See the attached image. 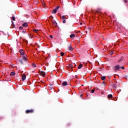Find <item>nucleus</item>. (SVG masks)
<instances>
[{
  "instance_id": "1",
  "label": "nucleus",
  "mask_w": 128,
  "mask_h": 128,
  "mask_svg": "<svg viewBox=\"0 0 128 128\" xmlns=\"http://www.w3.org/2000/svg\"><path fill=\"white\" fill-rule=\"evenodd\" d=\"M120 70V66L117 65L114 66V72H118V70Z\"/></svg>"
},
{
  "instance_id": "2",
  "label": "nucleus",
  "mask_w": 128,
  "mask_h": 128,
  "mask_svg": "<svg viewBox=\"0 0 128 128\" xmlns=\"http://www.w3.org/2000/svg\"><path fill=\"white\" fill-rule=\"evenodd\" d=\"M52 24L54 26H56V28H58V23L56 20H52Z\"/></svg>"
},
{
  "instance_id": "3",
  "label": "nucleus",
  "mask_w": 128,
  "mask_h": 128,
  "mask_svg": "<svg viewBox=\"0 0 128 128\" xmlns=\"http://www.w3.org/2000/svg\"><path fill=\"white\" fill-rule=\"evenodd\" d=\"M26 114H32L34 112V110L32 109V110H27L25 112Z\"/></svg>"
},
{
  "instance_id": "4",
  "label": "nucleus",
  "mask_w": 128,
  "mask_h": 128,
  "mask_svg": "<svg viewBox=\"0 0 128 128\" xmlns=\"http://www.w3.org/2000/svg\"><path fill=\"white\" fill-rule=\"evenodd\" d=\"M22 57L24 62H26V60H28V57L26 54H25L24 55L22 56Z\"/></svg>"
},
{
  "instance_id": "5",
  "label": "nucleus",
  "mask_w": 128,
  "mask_h": 128,
  "mask_svg": "<svg viewBox=\"0 0 128 128\" xmlns=\"http://www.w3.org/2000/svg\"><path fill=\"white\" fill-rule=\"evenodd\" d=\"M26 76L24 74L22 76V80L23 81V82H24V80H26Z\"/></svg>"
},
{
  "instance_id": "6",
  "label": "nucleus",
  "mask_w": 128,
  "mask_h": 128,
  "mask_svg": "<svg viewBox=\"0 0 128 128\" xmlns=\"http://www.w3.org/2000/svg\"><path fill=\"white\" fill-rule=\"evenodd\" d=\"M68 50L70 52H72V50H74V48H72V45L70 44L68 47Z\"/></svg>"
},
{
  "instance_id": "7",
  "label": "nucleus",
  "mask_w": 128,
  "mask_h": 128,
  "mask_svg": "<svg viewBox=\"0 0 128 128\" xmlns=\"http://www.w3.org/2000/svg\"><path fill=\"white\" fill-rule=\"evenodd\" d=\"M20 54H22V56H24V50H20Z\"/></svg>"
},
{
  "instance_id": "8",
  "label": "nucleus",
  "mask_w": 128,
  "mask_h": 128,
  "mask_svg": "<svg viewBox=\"0 0 128 128\" xmlns=\"http://www.w3.org/2000/svg\"><path fill=\"white\" fill-rule=\"evenodd\" d=\"M62 86H68V83L66 82H64L62 84Z\"/></svg>"
},
{
  "instance_id": "9",
  "label": "nucleus",
  "mask_w": 128,
  "mask_h": 128,
  "mask_svg": "<svg viewBox=\"0 0 128 128\" xmlns=\"http://www.w3.org/2000/svg\"><path fill=\"white\" fill-rule=\"evenodd\" d=\"M82 66H83L82 64H80L78 67V70H80V68H82Z\"/></svg>"
},
{
  "instance_id": "10",
  "label": "nucleus",
  "mask_w": 128,
  "mask_h": 128,
  "mask_svg": "<svg viewBox=\"0 0 128 128\" xmlns=\"http://www.w3.org/2000/svg\"><path fill=\"white\" fill-rule=\"evenodd\" d=\"M40 74L42 76H46V74L44 72H43L42 71L40 72Z\"/></svg>"
},
{
  "instance_id": "11",
  "label": "nucleus",
  "mask_w": 128,
  "mask_h": 128,
  "mask_svg": "<svg viewBox=\"0 0 128 128\" xmlns=\"http://www.w3.org/2000/svg\"><path fill=\"white\" fill-rule=\"evenodd\" d=\"M70 38H76V35L74 34H72L70 35Z\"/></svg>"
},
{
  "instance_id": "12",
  "label": "nucleus",
  "mask_w": 128,
  "mask_h": 128,
  "mask_svg": "<svg viewBox=\"0 0 128 128\" xmlns=\"http://www.w3.org/2000/svg\"><path fill=\"white\" fill-rule=\"evenodd\" d=\"M102 80H106V76H102L101 77Z\"/></svg>"
},
{
  "instance_id": "13",
  "label": "nucleus",
  "mask_w": 128,
  "mask_h": 128,
  "mask_svg": "<svg viewBox=\"0 0 128 128\" xmlns=\"http://www.w3.org/2000/svg\"><path fill=\"white\" fill-rule=\"evenodd\" d=\"M124 58V56H122L118 60V62H122V60Z\"/></svg>"
},
{
  "instance_id": "14",
  "label": "nucleus",
  "mask_w": 128,
  "mask_h": 128,
  "mask_svg": "<svg viewBox=\"0 0 128 128\" xmlns=\"http://www.w3.org/2000/svg\"><path fill=\"white\" fill-rule=\"evenodd\" d=\"M18 62L21 64H24V61L22 60H19Z\"/></svg>"
},
{
  "instance_id": "15",
  "label": "nucleus",
  "mask_w": 128,
  "mask_h": 128,
  "mask_svg": "<svg viewBox=\"0 0 128 128\" xmlns=\"http://www.w3.org/2000/svg\"><path fill=\"white\" fill-rule=\"evenodd\" d=\"M28 24L26 22H24L22 24V26H25V27H26L28 26Z\"/></svg>"
},
{
  "instance_id": "16",
  "label": "nucleus",
  "mask_w": 128,
  "mask_h": 128,
  "mask_svg": "<svg viewBox=\"0 0 128 128\" xmlns=\"http://www.w3.org/2000/svg\"><path fill=\"white\" fill-rule=\"evenodd\" d=\"M14 74H16V72H11L10 76H14Z\"/></svg>"
},
{
  "instance_id": "17",
  "label": "nucleus",
  "mask_w": 128,
  "mask_h": 128,
  "mask_svg": "<svg viewBox=\"0 0 128 128\" xmlns=\"http://www.w3.org/2000/svg\"><path fill=\"white\" fill-rule=\"evenodd\" d=\"M108 98H112V94H110L108 96Z\"/></svg>"
},
{
  "instance_id": "18",
  "label": "nucleus",
  "mask_w": 128,
  "mask_h": 128,
  "mask_svg": "<svg viewBox=\"0 0 128 128\" xmlns=\"http://www.w3.org/2000/svg\"><path fill=\"white\" fill-rule=\"evenodd\" d=\"M60 18H62V20H66V16H60Z\"/></svg>"
},
{
  "instance_id": "19",
  "label": "nucleus",
  "mask_w": 128,
  "mask_h": 128,
  "mask_svg": "<svg viewBox=\"0 0 128 128\" xmlns=\"http://www.w3.org/2000/svg\"><path fill=\"white\" fill-rule=\"evenodd\" d=\"M60 6H58L56 8L55 10H60Z\"/></svg>"
},
{
  "instance_id": "20",
  "label": "nucleus",
  "mask_w": 128,
  "mask_h": 128,
  "mask_svg": "<svg viewBox=\"0 0 128 128\" xmlns=\"http://www.w3.org/2000/svg\"><path fill=\"white\" fill-rule=\"evenodd\" d=\"M56 12H58L56 10L54 9L53 10V12H52V14H56Z\"/></svg>"
},
{
  "instance_id": "21",
  "label": "nucleus",
  "mask_w": 128,
  "mask_h": 128,
  "mask_svg": "<svg viewBox=\"0 0 128 128\" xmlns=\"http://www.w3.org/2000/svg\"><path fill=\"white\" fill-rule=\"evenodd\" d=\"M49 89L50 90H54V88L52 86H50L49 87Z\"/></svg>"
},
{
  "instance_id": "22",
  "label": "nucleus",
  "mask_w": 128,
  "mask_h": 128,
  "mask_svg": "<svg viewBox=\"0 0 128 128\" xmlns=\"http://www.w3.org/2000/svg\"><path fill=\"white\" fill-rule=\"evenodd\" d=\"M32 66H33L34 68H36V64L33 63L32 64Z\"/></svg>"
},
{
  "instance_id": "23",
  "label": "nucleus",
  "mask_w": 128,
  "mask_h": 128,
  "mask_svg": "<svg viewBox=\"0 0 128 128\" xmlns=\"http://www.w3.org/2000/svg\"><path fill=\"white\" fill-rule=\"evenodd\" d=\"M12 20H14V21L16 20V18L14 16H12Z\"/></svg>"
},
{
  "instance_id": "24",
  "label": "nucleus",
  "mask_w": 128,
  "mask_h": 128,
  "mask_svg": "<svg viewBox=\"0 0 128 128\" xmlns=\"http://www.w3.org/2000/svg\"><path fill=\"white\" fill-rule=\"evenodd\" d=\"M64 53L62 52H60V56H64Z\"/></svg>"
},
{
  "instance_id": "25",
  "label": "nucleus",
  "mask_w": 128,
  "mask_h": 128,
  "mask_svg": "<svg viewBox=\"0 0 128 128\" xmlns=\"http://www.w3.org/2000/svg\"><path fill=\"white\" fill-rule=\"evenodd\" d=\"M94 90H96L95 89L92 90H91V92H92V94H94Z\"/></svg>"
},
{
  "instance_id": "26",
  "label": "nucleus",
  "mask_w": 128,
  "mask_h": 128,
  "mask_svg": "<svg viewBox=\"0 0 128 128\" xmlns=\"http://www.w3.org/2000/svg\"><path fill=\"white\" fill-rule=\"evenodd\" d=\"M26 30L22 31V34H26Z\"/></svg>"
},
{
  "instance_id": "27",
  "label": "nucleus",
  "mask_w": 128,
  "mask_h": 128,
  "mask_svg": "<svg viewBox=\"0 0 128 128\" xmlns=\"http://www.w3.org/2000/svg\"><path fill=\"white\" fill-rule=\"evenodd\" d=\"M19 30H24V27H22V26H20V27H19Z\"/></svg>"
},
{
  "instance_id": "28",
  "label": "nucleus",
  "mask_w": 128,
  "mask_h": 128,
  "mask_svg": "<svg viewBox=\"0 0 128 128\" xmlns=\"http://www.w3.org/2000/svg\"><path fill=\"white\" fill-rule=\"evenodd\" d=\"M62 22H63V24H66V19H64L62 20Z\"/></svg>"
},
{
  "instance_id": "29",
  "label": "nucleus",
  "mask_w": 128,
  "mask_h": 128,
  "mask_svg": "<svg viewBox=\"0 0 128 128\" xmlns=\"http://www.w3.org/2000/svg\"><path fill=\"white\" fill-rule=\"evenodd\" d=\"M38 30H36V29H34V32H38Z\"/></svg>"
},
{
  "instance_id": "30",
  "label": "nucleus",
  "mask_w": 128,
  "mask_h": 128,
  "mask_svg": "<svg viewBox=\"0 0 128 128\" xmlns=\"http://www.w3.org/2000/svg\"><path fill=\"white\" fill-rule=\"evenodd\" d=\"M88 32H90V28H88L87 30Z\"/></svg>"
},
{
  "instance_id": "31",
  "label": "nucleus",
  "mask_w": 128,
  "mask_h": 128,
  "mask_svg": "<svg viewBox=\"0 0 128 128\" xmlns=\"http://www.w3.org/2000/svg\"><path fill=\"white\" fill-rule=\"evenodd\" d=\"M110 54L111 56H112V54H114V52H112V51H111L110 52Z\"/></svg>"
},
{
  "instance_id": "32",
  "label": "nucleus",
  "mask_w": 128,
  "mask_h": 128,
  "mask_svg": "<svg viewBox=\"0 0 128 128\" xmlns=\"http://www.w3.org/2000/svg\"><path fill=\"white\" fill-rule=\"evenodd\" d=\"M120 68H122V70H124V66H122L120 67Z\"/></svg>"
},
{
  "instance_id": "33",
  "label": "nucleus",
  "mask_w": 128,
  "mask_h": 128,
  "mask_svg": "<svg viewBox=\"0 0 128 128\" xmlns=\"http://www.w3.org/2000/svg\"><path fill=\"white\" fill-rule=\"evenodd\" d=\"M50 38H52V36L50 35Z\"/></svg>"
},
{
  "instance_id": "34",
  "label": "nucleus",
  "mask_w": 128,
  "mask_h": 128,
  "mask_svg": "<svg viewBox=\"0 0 128 128\" xmlns=\"http://www.w3.org/2000/svg\"><path fill=\"white\" fill-rule=\"evenodd\" d=\"M124 2H125L126 4V2H128V0H124Z\"/></svg>"
},
{
  "instance_id": "35",
  "label": "nucleus",
  "mask_w": 128,
  "mask_h": 128,
  "mask_svg": "<svg viewBox=\"0 0 128 128\" xmlns=\"http://www.w3.org/2000/svg\"><path fill=\"white\" fill-rule=\"evenodd\" d=\"M102 84H104H104H106V83H104V82H102Z\"/></svg>"
},
{
  "instance_id": "36",
  "label": "nucleus",
  "mask_w": 128,
  "mask_h": 128,
  "mask_svg": "<svg viewBox=\"0 0 128 128\" xmlns=\"http://www.w3.org/2000/svg\"><path fill=\"white\" fill-rule=\"evenodd\" d=\"M70 68H72V64H70Z\"/></svg>"
},
{
  "instance_id": "37",
  "label": "nucleus",
  "mask_w": 128,
  "mask_h": 128,
  "mask_svg": "<svg viewBox=\"0 0 128 128\" xmlns=\"http://www.w3.org/2000/svg\"><path fill=\"white\" fill-rule=\"evenodd\" d=\"M50 86H54V84H50Z\"/></svg>"
},
{
  "instance_id": "38",
  "label": "nucleus",
  "mask_w": 128,
  "mask_h": 128,
  "mask_svg": "<svg viewBox=\"0 0 128 128\" xmlns=\"http://www.w3.org/2000/svg\"><path fill=\"white\" fill-rule=\"evenodd\" d=\"M75 77L76 78H78V76H76Z\"/></svg>"
},
{
  "instance_id": "39",
  "label": "nucleus",
  "mask_w": 128,
  "mask_h": 128,
  "mask_svg": "<svg viewBox=\"0 0 128 128\" xmlns=\"http://www.w3.org/2000/svg\"><path fill=\"white\" fill-rule=\"evenodd\" d=\"M80 98H82V94H80Z\"/></svg>"
},
{
  "instance_id": "40",
  "label": "nucleus",
  "mask_w": 128,
  "mask_h": 128,
  "mask_svg": "<svg viewBox=\"0 0 128 128\" xmlns=\"http://www.w3.org/2000/svg\"><path fill=\"white\" fill-rule=\"evenodd\" d=\"M51 18H52V20H54V17L53 16H51Z\"/></svg>"
},
{
  "instance_id": "41",
  "label": "nucleus",
  "mask_w": 128,
  "mask_h": 128,
  "mask_svg": "<svg viewBox=\"0 0 128 128\" xmlns=\"http://www.w3.org/2000/svg\"><path fill=\"white\" fill-rule=\"evenodd\" d=\"M12 24H14V22L12 21Z\"/></svg>"
},
{
  "instance_id": "42",
  "label": "nucleus",
  "mask_w": 128,
  "mask_h": 128,
  "mask_svg": "<svg viewBox=\"0 0 128 128\" xmlns=\"http://www.w3.org/2000/svg\"><path fill=\"white\" fill-rule=\"evenodd\" d=\"M80 24H81V25L82 24V22H80Z\"/></svg>"
},
{
  "instance_id": "43",
  "label": "nucleus",
  "mask_w": 128,
  "mask_h": 128,
  "mask_svg": "<svg viewBox=\"0 0 128 128\" xmlns=\"http://www.w3.org/2000/svg\"><path fill=\"white\" fill-rule=\"evenodd\" d=\"M125 78H128V76H125Z\"/></svg>"
},
{
  "instance_id": "44",
  "label": "nucleus",
  "mask_w": 128,
  "mask_h": 128,
  "mask_svg": "<svg viewBox=\"0 0 128 128\" xmlns=\"http://www.w3.org/2000/svg\"><path fill=\"white\" fill-rule=\"evenodd\" d=\"M78 32H80V31Z\"/></svg>"
},
{
  "instance_id": "45",
  "label": "nucleus",
  "mask_w": 128,
  "mask_h": 128,
  "mask_svg": "<svg viewBox=\"0 0 128 128\" xmlns=\"http://www.w3.org/2000/svg\"><path fill=\"white\" fill-rule=\"evenodd\" d=\"M74 66H76V65L75 64Z\"/></svg>"
},
{
  "instance_id": "46",
  "label": "nucleus",
  "mask_w": 128,
  "mask_h": 128,
  "mask_svg": "<svg viewBox=\"0 0 128 128\" xmlns=\"http://www.w3.org/2000/svg\"><path fill=\"white\" fill-rule=\"evenodd\" d=\"M74 66H76V65L75 64Z\"/></svg>"
},
{
  "instance_id": "47",
  "label": "nucleus",
  "mask_w": 128,
  "mask_h": 128,
  "mask_svg": "<svg viewBox=\"0 0 128 128\" xmlns=\"http://www.w3.org/2000/svg\"><path fill=\"white\" fill-rule=\"evenodd\" d=\"M40 72H41L40 70Z\"/></svg>"
}]
</instances>
